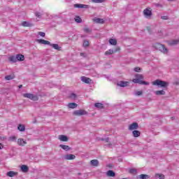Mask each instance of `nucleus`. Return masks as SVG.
Here are the masks:
<instances>
[{
  "label": "nucleus",
  "instance_id": "f257e3e1",
  "mask_svg": "<svg viewBox=\"0 0 179 179\" xmlns=\"http://www.w3.org/2000/svg\"><path fill=\"white\" fill-rule=\"evenodd\" d=\"M134 79L132 80L134 83H138L139 85H149V83L143 81V75L136 74Z\"/></svg>",
  "mask_w": 179,
  "mask_h": 179
},
{
  "label": "nucleus",
  "instance_id": "f03ea898",
  "mask_svg": "<svg viewBox=\"0 0 179 179\" xmlns=\"http://www.w3.org/2000/svg\"><path fill=\"white\" fill-rule=\"evenodd\" d=\"M153 86H159L160 87H167L169 83L160 80H156L152 82Z\"/></svg>",
  "mask_w": 179,
  "mask_h": 179
},
{
  "label": "nucleus",
  "instance_id": "7ed1b4c3",
  "mask_svg": "<svg viewBox=\"0 0 179 179\" xmlns=\"http://www.w3.org/2000/svg\"><path fill=\"white\" fill-rule=\"evenodd\" d=\"M154 48H156V50H159V51H161V52H163V54H167L168 50L167 48H166L164 45H162L160 43H155L153 45Z\"/></svg>",
  "mask_w": 179,
  "mask_h": 179
},
{
  "label": "nucleus",
  "instance_id": "20e7f679",
  "mask_svg": "<svg viewBox=\"0 0 179 179\" xmlns=\"http://www.w3.org/2000/svg\"><path fill=\"white\" fill-rule=\"evenodd\" d=\"M143 15L147 19H150L152 17V8H145L143 10Z\"/></svg>",
  "mask_w": 179,
  "mask_h": 179
},
{
  "label": "nucleus",
  "instance_id": "39448f33",
  "mask_svg": "<svg viewBox=\"0 0 179 179\" xmlns=\"http://www.w3.org/2000/svg\"><path fill=\"white\" fill-rule=\"evenodd\" d=\"M24 97H27V99H30L31 100H34V101L38 100L37 96L33 94H24Z\"/></svg>",
  "mask_w": 179,
  "mask_h": 179
},
{
  "label": "nucleus",
  "instance_id": "423d86ee",
  "mask_svg": "<svg viewBox=\"0 0 179 179\" xmlns=\"http://www.w3.org/2000/svg\"><path fill=\"white\" fill-rule=\"evenodd\" d=\"M86 114H87V112L85 110H77L73 112V115L78 116L86 115Z\"/></svg>",
  "mask_w": 179,
  "mask_h": 179
},
{
  "label": "nucleus",
  "instance_id": "0eeeda50",
  "mask_svg": "<svg viewBox=\"0 0 179 179\" xmlns=\"http://www.w3.org/2000/svg\"><path fill=\"white\" fill-rule=\"evenodd\" d=\"M129 85V82L128 81H119L117 83V86H120V87H127V86Z\"/></svg>",
  "mask_w": 179,
  "mask_h": 179
},
{
  "label": "nucleus",
  "instance_id": "6e6552de",
  "mask_svg": "<svg viewBox=\"0 0 179 179\" xmlns=\"http://www.w3.org/2000/svg\"><path fill=\"white\" fill-rule=\"evenodd\" d=\"M37 43H38V44H43L44 45H50V44H51V43H50V41L44 40V39H37Z\"/></svg>",
  "mask_w": 179,
  "mask_h": 179
},
{
  "label": "nucleus",
  "instance_id": "1a4fd4ad",
  "mask_svg": "<svg viewBox=\"0 0 179 179\" xmlns=\"http://www.w3.org/2000/svg\"><path fill=\"white\" fill-rule=\"evenodd\" d=\"M74 8L87 9V8H89V6H87L86 4L76 3L74 5Z\"/></svg>",
  "mask_w": 179,
  "mask_h": 179
},
{
  "label": "nucleus",
  "instance_id": "9d476101",
  "mask_svg": "<svg viewBox=\"0 0 179 179\" xmlns=\"http://www.w3.org/2000/svg\"><path fill=\"white\" fill-rule=\"evenodd\" d=\"M81 80L84 83H87V84L92 83V79H90V78H87V77L82 76Z\"/></svg>",
  "mask_w": 179,
  "mask_h": 179
},
{
  "label": "nucleus",
  "instance_id": "9b49d317",
  "mask_svg": "<svg viewBox=\"0 0 179 179\" xmlns=\"http://www.w3.org/2000/svg\"><path fill=\"white\" fill-rule=\"evenodd\" d=\"M90 164L93 167L99 166V162L97 159H92L90 161Z\"/></svg>",
  "mask_w": 179,
  "mask_h": 179
},
{
  "label": "nucleus",
  "instance_id": "f8f14e48",
  "mask_svg": "<svg viewBox=\"0 0 179 179\" xmlns=\"http://www.w3.org/2000/svg\"><path fill=\"white\" fill-rule=\"evenodd\" d=\"M92 20L94 23H99V24L104 23V20L102 18L94 17Z\"/></svg>",
  "mask_w": 179,
  "mask_h": 179
},
{
  "label": "nucleus",
  "instance_id": "ddd939ff",
  "mask_svg": "<svg viewBox=\"0 0 179 179\" xmlns=\"http://www.w3.org/2000/svg\"><path fill=\"white\" fill-rule=\"evenodd\" d=\"M76 156H75L74 155L69 154L64 157V159L66 160H73L74 159H76Z\"/></svg>",
  "mask_w": 179,
  "mask_h": 179
},
{
  "label": "nucleus",
  "instance_id": "4468645a",
  "mask_svg": "<svg viewBox=\"0 0 179 179\" xmlns=\"http://www.w3.org/2000/svg\"><path fill=\"white\" fill-rule=\"evenodd\" d=\"M58 139L59 141H61L62 142H68V141H69L68 136H64V135L59 136Z\"/></svg>",
  "mask_w": 179,
  "mask_h": 179
},
{
  "label": "nucleus",
  "instance_id": "2eb2a0df",
  "mask_svg": "<svg viewBox=\"0 0 179 179\" xmlns=\"http://www.w3.org/2000/svg\"><path fill=\"white\" fill-rule=\"evenodd\" d=\"M26 143H27L26 142V141H24L23 138H19L17 140V144L20 145V146H24L26 145Z\"/></svg>",
  "mask_w": 179,
  "mask_h": 179
},
{
  "label": "nucleus",
  "instance_id": "dca6fc26",
  "mask_svg": "<svg viewBox=\"0 0 179 179\" xmlns=\"http://www.w3.org/2000/svg\"><path fill=\"white\" fill-rule=\"evenodd\" d=\"M17 129L21 132H24V131H26V127L24 124H20L17 126Z\"/></svg>",
  "mask_w": 179,
  "mask_h": 179
},
{
  "label": "nucleus",
  "instance_id": "f3484780",
  "mask_svg": "<svg viewBox=\"0 0 179 179\" xmlns=\"http://www.w3.org/2000/svg\"><path fill=\"white\" fill-rule=\"evenodd\" d=\"M50 45L51 47H52V48H54L55 50H57L58 51H61V47H59V45L58 44H55V43H50Z\"/></svg>",
  "mask_w": 179,
  "mask_h": 179
},
{
  "label": "nucleus",
  "instance_id": "a211bd4d",
  "mask_svg": "<svg viewBox=\"0 0 179 179\" xmlns=\"http://www.w3.org/2000/svg\"><path fill=\"white\" fill-rule=\"evenodd\" d=\"M155 94H156L157 96H164V94H166V92L163 90L155 91Z\"/></svg>",
  "mask_w": 179,
  "mask_h": 179
},
{
  "label": "nucleus",
  "instance_id": "6ab92c4d",
  "mask_svg": "<svg viewBox=\"0 0 179 179\" xmlns=\"http://www.w3.org/2000/svg\"><path fill=\"white\" fill-rule=\"evenodd\" d=\"M118 51V50H108V51H106V52H105V54H106V55H111L112 54H114V52H117Z\"/></svg>",
  "mask_w": 179,
  "mask_h": 179
},
{
  "label": "nucleus",
  "instance_id": "aec40b11",
  "mask_svg": "<svg viewBox=\"0 0 179 179\" xmlns=\"http://www.w3.org/2000/svg\"><path fill=\"white\" fill-rule=\"evenodd\" d=\"M21 170L23 173H27V171H29V166L26 165H22Z\"/></svg>",
  "mask_w": 179,
  "mask_h": 179
},
{
  "label": "nucleus",
  "instance_id": "412c9836",
  "mask_svg": "<svg viewBox=\"0 0 179 179\" xmlns=\"http://www.w3.org/2000/svg\"><path fill=\"white\" fill-rule=\"evenodd\" d=\"M108 177H115V173L111 170H109L106 173Z\"/></svg>",
  "mask_w": 179,
  "mask_h": 179
},
{
  "label": "nucleus",
  "instance_id": "4be33fe9",
  "mask_svg": "<svg viewBox=\"0 0 179 179\" xmlns=\"http://www.w3.org/2000/svg\"><path fill=\"white\" fill-rule=\"evenodd\" d=\"M59 148H62V149H63L64 150H66V151L71 150V147L68 145L61 144L59 145Z\"/></svg>",
  "mask_w": 179,
  "mask_h": 179
},
{
  "label": "nucleus",
  "instance_id": "5701e85b",
  "mask_svg": "<svg viewBox=\"0 0 179 179\" xmlns=\"http://www.w3.org/2000/svg\"><path fill=\"white\" fill-rule=\"evenodd\" d=\"M137 178L149 179V178H150V177H149V176L145 175V174H141V175H139L138 176H137Z\"/></svg>",
  "mask_w": 179,
  "mask_h": 179
},
{
  "label": "nucleus",
  "instance_id": "b1692460",
  "mask_svg": "<svg viewBox=\"0 0 179 179\" xmlns=\"http://www.w3.org/2000/svg\"><path fill=\"white\" fill-rule=\"evenodd\" d=\"M179 43V38L178 39H175L169 42L170 45H176L178 44Z\"/></svg>",
  "mask_w": 179,
  "mask_h": 179
},
{
  "label": "nucleus",
  "instance_id": "393cba45",
  "mask_svg": "<svg viewBox=\"0 0 179 179\" xmlns=\"http://www.w3.org/2000/svg\"><path fill=\"white\" fill-rule=\"evenodd\" d=\"M109 43L111 45H117V39H114V38L109 39Z\"/></svg>",
  "mask_w": 179,
  "mask_h": 179
},
{
  "label": "nucleus",
  "instance_id": "a878e982",
  "mask_svg": "<svg viewBox=\"0 0 179 179\" xmlns=\"http://www.w3.org/2000/svg\"><path fill=\"white\" fill-rule=\"evenodd\" d=\"M16 58L17 61H24V56L23 55H17Z\"/></svg>",
  "mask_w": 179,
  "mask_h": 179
},
{
  "label": "nucleus",
  "instance_id": "bb28decb",
  "mask_svg": "<svg viewBox=\"0 0 179 179\" xmlns=\"http://www.w3.org/2000/svg\"><path fill=\"white\" fill-rule=\"evenodd\" d=\"M8 59L10 62H17V58L15 56H10L8 58Z\"/></svg>",
  "mask_w": 179,
  "mask_h": 179
},
{
  "label": "nucleus",
  "instance_id": "cd10ccee",
  "mask_svg": "<svg viewBox=\"0 0 179 179\" xmlns=\"http://www.w3.org/2000/svg\"><path fill=\"white\" fill-rule=\"evenodd\" d=\"M69 108H76L78 107V104L75 103H70L68 104Z\"/></svg>",
  "mask_w": 179,
  "mask_h": 179
},
{
  "label": "nucleus",
  "instance_id": "c85d7f7f",
  "mask_svg": "<svg viewBox=\"0 0 179 179\" xmlns=\"http://www.w3.org/2000/svg\"><path fill=\"white\" fill-rule=\"evenodd\" d=\"M6 80H12V79H15V75H8L5 77Z\"/></svg>",
  "mask_w": 179,
  "mask_h": 179
},
{
  "label": "nucleus",
  "instance_id": "c756f323",
  "mask_svg": "<svg viewBox=\"0 0 179 179\" xmlns=\"http://www.w3.org/2000/svg\"><path fill=\"white\" fill-rule=\"evenodd\" d=\"M7 176L8 177H15V176H16V173L10 171L7 173Z\"/></svg>",
  "mask_w": 179,
  "mask_h": 179
},
{
  "label": "nucleus",
  "instance_id": "7c9ffc66",
  "mask_svg": "<svg viewBox=\"0 0 179 179\" xmlns=\"http://www.w3.org/2000/svg\"><path fill=\"white\" fill-rule=\"evenodd\" d=\"M74 20L76 22V23H82V18H80L79 16H76Z\"/></svg>",
  "mask_w": 179,
  "mask_h": 179
},
{
  "label": "nucleus",
  "instance_id": "2f4dec72",
  "mask_svg": "<svg viewBox=\"0 0 179 179\" xmlns=\"http://www.w3.org/2000/svg\"><path fill=\"white\" fill-rule=\"evenodd\" d=\"M155 178H159V179H164V178H165V176H164V175H163V174L157 173V174L155 175Z\"/></svg>",
  "mask_w": 179,
  "mask_h": 179
},
{
  "label": "nucleus",
  "instance_id": "473e14b6",
  "mask_svg": "<svg viewBox=\"0 0 179 179\" xmlns=\"http://www.w3.org/2000/svg\"><path fill=\"white\" fill-rule=\"evenodd\" d=\"M22 26H24V27H30V26H31V24L27 22H23L22 23Z\"/></svg>",
  "mask_w": 179,
  "mask_h": 179
},
{
  "label": "nucleus",
  "instance_id": "72a5a7b5",
  "mask_svg": "<svg viewBox=\"0 0 179 179\" xmlns=\"http://www.w3.org/2000/svg\"><path fill=\"white\" fill-rule=\"evenodd\" d=\"M94 106L96 107V108H103V103H96L94 104Z\"/></svg>",
  "mask_w": 179,
  "mask_h": 179
},
{
  "label": "nucleus",
  "instance_id": "f704fd0d",
  "mask_svg": "<svg viewBox=\"0 0 179 179\" xmlns=\"http://www.w3.org/2000/svg\"><path fill=\"white\" fill-rule=\"evenodd\" d=\"M94 3H101L103 2H105L106 0H92Z\"/></svg>",
  "mask_w": 179,
  "mask_h": 179
},
{
  "label": "nucleus",
  "instance_id": "c9c22d12",
  "mask_svg": "<svg viewBox=\"0 0 179 179\" xmlns=\"http://www.w3.org/2000/svg\"><path fill=\"white\" fill-rule=\"evenodd\" d=\"M129 131H134V129H136L135 128V124H134V123H132L131 124H130V125L129 126Z\"/></svg>",
  "mask_w": 179,
  "mask_h": 179
},
{
  "label": "nucleus",
  "instance_id": "e433bc0d",
  "mask_svg": "<svg viewBox=\"0 0 179 179\" xmlns=\"http://www.w3.org/2000/svg\"><path fill=\"white\" fill-rule=\"evenodd\" d=\"M8 141L14 142V141H16V137H15V136H10L8 138Z\"/></svg>",
  "mask_w": 179,
  "mask_h": 179
},
{
  "label": "nucleus",
  "instance_id": "4c0bfd02",
  "mask_svg": "<svg viewBox=\"0 0 179 179\" xmlns=\"http://www.w3.org/2000/svg\"><path fill=\"white\" fill-rule=\"evenodd\" d=\"M98 141H105V142L108 143L109 141H110V138H98Z\"/></svg>",
  "mask_w": 179,
  "mask_h": 179
},
{
  "label": "nucleus",
  "instance_id": "58836bf2",
  "mask_svg": "<svg viewBox=\"0 0 179 179\" xmlns=\"http://www.w3.org/2000/svg\"><path fill=\"white\" fill-rule=\"evenodd\" d=\"M143 92L142 91H136L135 93H134V94H135V96H142V94H143Z\"/></svg>",
  "mask_w": 179,
  "mask_h": 179
},
{
  "label": "nucleus",
  "instance_id": "ea45409f",
  "mask_svg": "<svg viewBox=\"0 0 179 179\" xmlns=\"http://www.w3.org/2000/svg\"><path fill=\"white\" fill-rule=\"evenodd\" d=\"M83 47H89V41H84Z\"/></svg>",
  "mask_w": 179,
  "mask_h": 179
},
{
  "label": "nucleus",
  "instance_id": "a19ab883",
  "mask_svg": "<svg viewBox=\"0 0 179 179\" xmlns=\"http://www.w3.org/2000/svg\"><path fill=\"white\" fill-rule=\"evenodd\" d=\"M134 71L135 72H141V71H142V69H141V67H135Z\"/></svg>",
  "mask_w": 179,
  "mask_h": 179
},
{
  "label": "nucleus",
  "instance_id": "79ce46f5",
  "mask_svg": "<svg viewBox=\"0 0 179 179\" xmlns=\"http://www.w3.org/2000/svg\"><path fill=\"white\" fill-rule=\"evenodd\" d=\"M129 173H131V174H135V173H136V169H131L129 170Z\"/></svg>",
  "mask_w": 179,
  "mask_h": 179
},
{
  "label": "nucleus",
  "instance_id": "37998d69",
  "mask_svg": "<svg viewBox=\"0 0 179 179\" xmlns=\"http://www.w3.org/2000/svg\"><path fill=\"white\" fill-rule=\"evenodd\" d=\"M133 135H141V132L139 131L134 130L133 131Z\"/></svg>",
  "mask_w": 179,
  "mask_h": 179
},
{
  "label": "nucleus",
  "instance_id": "c03bdc74",
  "mask_svg": "<svg viewBox=\"0 0 179 179\" xmlns=\"http://www.w3.org/2000/svg\"><path fill=\"white\" fill-rule=\"evenodd\" d=\"M38 36H41V37H45V33L44 32H38Z\"/></svg>",
  "mask_w": 179,
  "mask_h": 179
},
{
  "label": "nucleus",
  "instance_id": "a18cd8bd",
  "mask_svg": "<svg viewBox=\"0 0 179 179\" xmlns=\"http://www.w3.org/2000/svg\"><path fill=\"white\" fill-rule=\"evenodd\" d=\"M36 17H41L43 14L41 13H35Z\"/></svg>",
  "mask_w": 179,
  "mask_h": 179
},
{
  "label": "nucleus",
  "instance_id": "49530a36",
  "mask_svg": "<svg viewBox=\"0 0 179 179\" xmlns=\"http://www.w3.org/2000/svg\"><path fill=\"white\" fill-rule=\"evenodd\" d=\"M84 31H85V33H90V29H89V28H85V29H84Z\"/></svg>",
  "mask_w": 179,
  "mask_h": 179
},
{
  "label": "nucleus",
  "instance_id": "de8ad7c7",
  "mask_svg": "<svg viewBox=\"0 0 179 179\" xmlns=\"http://www.w3.org/2000/svg\"><path fill=\"white\" fill-rule=\"evenodd\" d=\"M70 97H71V99H76V94H71L70 95Z\"/></svg>",
  "mask_w": 179,
  "mask_h": 179
},
{
  "label": "nucleus",
  "instance_id": "09e8293b",
  "mask_svg": "<svg viewBox=\"0 0 179 179\" xmlns=\"http://www.w3.org/2000/svg\"><path fill=\"white\" fill-rule=\"evenodd\" d=\"M155 6H157V8H162L163 6L160 3H155Z\"/></svg>",
  "mask_w": 179,
  "mask_h": 179
},
{
  "label": "nucleus",
  "instance_id": "8fccbe9b",
  "mask_svg": "<svg viewBox=\"0 0 179 179\" xmlns=\"http://www.w3.org/2000/svg\"><path fill=\"white\" fill-rule=\"evenodd\" d=\"M108 148H110V149H113V148L114 147V145H113V144L109 143L107 145Z\"/></svg>",
  "mask_w": 179,
  "mask_h": 179
},
{
  "label": "nucleus",
  "instance_id": "3c124183",
  "mask_svg": "<svg viewBox=\"0 0 179 179\" xmlns=\"http://www.w3.org/2000/svg\"><path fill=\"white\" fill-rule=\"evenodd\" d=\"M6 137L0 136V141H6Z\"/></svg>",
  "mask_w": 179,
  "mask_h": 179
},
{
  "label": "nucleus",
  "instance_id": "603ef678",
  "mask_svg": "<svg viewBox=\"0 0 179 179\" xmlns=\"http://www.w3.org/2000/svg\"><path fill=\"white\" fill-rule=\"evenodd\" d=\"M162 19H163L164 20H167L168 17L167 16H162Z\"/></svg>",
  "mask_w": 179,
  "mask_h": 179
},
{
  "label": "nucleus",
  "instance_id": "864d4df0",
  "mask_svg": "<svg viewBox=\"0 0 179 179\" xmlns=\"http://www.w3.org/2000/svg\"><path fill=\"white\" fill-rule=\"evenodd\" d=\"M133 124H135V128H136V129H137V128L139 127V126L138 125V123L134 122Z\"/></svg>",
  "mask_w": 179,
  "mask_h": 179
},
{
  "label": "nucleus",
  "instance_id": "5fc2aeb1",
  "mask_svg": "<svg viewBox=\"0 0 179 179\" xmlns=\"http://www.w3.org/2000/svg\"><path fill=\"white\" fill-rule=\"evenodd\" d=\"M3 149V145L2 143H0V150H2Z\"/></svg>",
  "mask_w": 179,
  "mask_h": 179
},
{
  "label": "nucleus",
  "instance_id": "6e6d98bb",
  "mask_svg": "<svg viewBox=\"0 0 179 179\" xmlns=\"http://www.w3.org/2000/svg\"><path fill=\"white\" fill-rule=\"evenodd\" d=\"M81 57H85V53H80Z\"/></svg>",
  "mask_w": 179,
  "mask_h": 179
},
{
  "label": "nucleus",
  "instance_id": "4d7b16f0",
  "mask_svg": "<svg viewBox=\"0 0 179 179\" xmlns=\"http://www.w3.org/2000/svg\"><path fill=\"white\" fill-rule=\"evenodd\" d=\"M22 87H23V85H19V89H22Z\"/></svg>",
  "mask_w": 179,
  "mask_h": 179
},
{
  "label": "nucleus",
  "instance_id": "13d9d810",
  "mask_svg": "<svg viewBox=\"0 0 179 179\" xmlns=\"http://www.w3.org/2000/svg\"><path fill=\"white\" fill-rule=\"evenodd\" d=\"M134 138H138V136H139V135H134Z\"/></svg>",
  "mask_w": 179,
  "mask_h": 179
},
{
  "label": "nucleus",
  "instance_id": "bf43d9fd",
  "mask_svg": "<svg viewBox=\"0 0 179 179\" xmlns=\"http://www.w3.org/2000/svg\"><path fill=\"white\" fill-rule=\"evenodd\" d=\"M168 1H174V0H168Z\"/></svg>",
  "mask_w": 179,
  "mask_h": 179
}]
</instances>
